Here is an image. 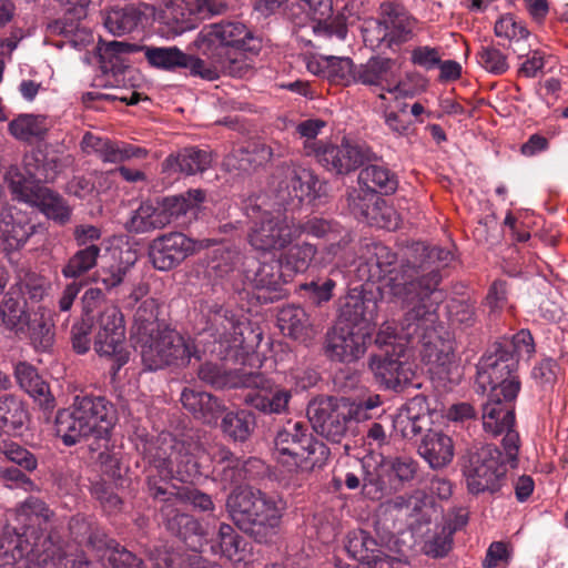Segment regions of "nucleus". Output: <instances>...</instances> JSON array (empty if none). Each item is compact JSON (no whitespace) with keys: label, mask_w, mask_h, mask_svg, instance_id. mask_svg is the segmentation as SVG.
<instances>
[{"label":"nucleus","mask_w":568,"mask_h":568,"mask_svg":"<svg viewBox=\"0 0 568 568\" xmlns=\"http://www.w3.org/2000/svg\"><path fill=\"white\" fill-rule=\"evenodd\" d=\"M136 450L146 463V485L150 496L158 500H170L173 504L191 505L201 511H211L214 504L210 495L190 487H172L170 480L191 481L200 474V454L202 447L191 436L181 438L169 432L156 437L140 436L135 444Z\"/></svg>","instance_id":"1"},{"label":"nucleus","mask_w":568,"mask_h":568,"mask_svg":"<svg viewBox=\"0 0 568 568\" xmlns=\"http://www.w3.org/2000/svg\"><path fill=\"white\" fill-rule=\"evenodd\" d=\"M396 253L382 243H371L358 258L354 270L359 286L351 287L341 307L339 322L365 328L369 334L377 318L378 296L396 303H414L410 275L399 274L395 267Z\"/></svg>","instance_id":"2"},{"label":"nucleus","mask_w":568,"mask_h":568,"mask_svg":"<svg viewBox=\"0 0 568 568\" xmlns=\"http://www.w3.org/2000/svg\"><path fill=\"white\" fill-rule=\"evenodd\" d=\"M274 206L263 209L261 196L250 199L245 205V215L251 222L247 233L248 243L258 251L284 250L296 239V223L281 212V207L297 201H314L320 195L321 182L310 169L283 164L273 174Z\"/></svg>","instance_id":"3"},{"label":"nucleus","mask_w":568,"mask_h":568,"mask_svg":"<svg viewBox=\"0 0 568 568\" xmlns=\"http://www.w3.org/2000/svg\"><path fill=\"white\" fill-rule=\"evenodd\" d=\"M515 367L516 363L507 352L496 351L479 359L476 376L478 389L488 393L483 405V429L489 437L503 436L501 445L511 468L518 465L520 449L519 434L515 429V400L520 382Z\"/></svg>","instance_id":"4"},{"label":"nucleus","mask_w":568,"mask_h":568,"mask_svg":"<svg viewBox=\"0 0 568 568\" xmlns=\"http://www.w3.org/2000/svg\"><path fill=\"white\" fill-rule=\"evenodd\" d=\"M438 276L434 273L424 295L429 303L415 302L399 324L400 338L407 346H419L422 363L427 367L432 379L443 387L456 385L460 378L459 366L455 357V339L440 323L436 310L445 300V292L435 290Z\"/></svg>","instance_id":"5"},{"label":"nucleus","mask_w":568,"mask_h":568,"mask_svg":"<svg viewBox=\"0 0 568 568\" xmlns=\"http://www.w3.org/2000/svg\"><path fill=\"white\" fill-rule=\"evenodd\" d=\"M52 511L38 497L27 498L14 513L13 523L4 525L0 536V558L17 568H48L49 548L57 545L43 536Z\"/></svg>","instance_id":"6"},{"label":"nucleus","mask_w":568,"mask_h":568,"mask_svg":"<svg viewBox=\"0 0 568 568\" xmlns=\"http://www.w3.org/2000/svg\"><path fill=\"white\" fill-rule=\"evenodd\" d=\"M57 168L55 159L37 149L24 155L23 169L11 165L3 179L13 199L38 207L47 217L63 224L69 220V206L58 193L43 185L55 179Z\"/></svg>","instance_id":"7"},{"label":"nucleus","mask_w":568,"mask_h":568,"mask_svg":"<svg viewBox=\"0 0 568 568\" xmlns=\"http://www.w3.org/2000/svg\"><path fill=\"white\" fill-rule=\"evenodd\" d=\"M251 40L250 31L240 21L205 26L194 40V47L210 63L185 53V65L182 69H187L193 77L214 81L219 79L221 71L239 61L242 51L254 49L248 44Z\"/></svg>","instance_id":"8"},{"label":"nucleus","mask_w":568,"mask_h":568,"mask_svg":"<svg viewBox=\"0 0 568 568\" xmlns=\"http://www.w3.org/2000/svg\"><path fill=\"white\" fill-rule=\"evenodd\" d=\"M274 459L287 471H312L323 468L329 458V448L314 437L304 422H287L276 432Z\"/></svg>","instance_id":"9"},{"label":"nucleus","mask_w":568,"mask_h":568,"mask_svg":"<svg viewBox=\"0 0 568 568\" xmlns=\"http://www.w3.org/2000/svg\"><path fill=\"white\" fill-rule=\"evenodd\" d=\"M226 509L243 530L255 528L275 534L286 509V503L277 495H268L250 486H237L226 499Z\"/></svg>","instance_id":"10"},{"label":"nucleus","mask_w":568,"mask_h":568,"mask_svg":"<svg viewBox=\"0 0 568 568\" xmlns=\"http://www.w3.org/2000/svg\"><path fill=\"white\" fill-rule=\"evenodd\" d=\"M376 345L384 353L371 357L369 367L376 379L388 389H402L412 383L416 365L409 362L408 346L400 338V329L393 322H385L379 327Z\"/></svg>","instance_id":"11"},{"label":"nucleus","mask_w":568,"mask_h":568,"mask_svg":"<svg viewBox=\"0 0 568 568\" xmlns=\"http://www.w3.org/2000/svg\"><path fill=\"white\" fill-rule=\"evenodd\" d=\"M417 27V20L400 3L384 1L379 7V16L367 23L363 38L367 47L377 51H399L409 42Z\"/></svg>","instance_id":"12"},{"label":"nucleus","mask_w":568,"mask_h":568,"mask_svg":"<svg viewBox=\"0 0 568 568\" xmlns=\"http://www.w3.org/2000/svg\"><path fill=\"white\" fill-rule=\"evenodd\" d=\"M418 464L409 456H366L362 459L363 494L369 499H381L414 479Z\"/></svg>","instance_id":"13"},{"label":"nucleus","mask_w":568,"mask_h":568,"mask_svg":"<svg viewBox=\"0 0 568 568\" xmlns=\"http://www.w3.org/2000/svg\"><path fill=\"white\" fill-rule=\"evenodd\" d=\"M151 341L134 344L140 348L142 363L148 371H158L166 366H184L197 356L194 342L185 338L178 331L163 325L151 334Z\"/></svg>","instance_id":"14"},{"label":"nucleus","mask_w":568,"mask_h":568,"mask_svg":"<svg viewBox=\"0 0 568 568\" xmlns=\"http://www.w3.org/2000/svg\"><path fill=\"white\" fill-rule=\"evenodd\" d=\"M506 453L491 444H487L470 454L464 467V475L469 493L474 495L500 490L507 474Z\"/></svg>","instance_id":"15"},{"label":"nucleus","mask_w":568,"mask_h":568,"mask_svg":"<svg viewBox=\"0 0 568 568\" xmlns=\"http://www.w3.org/2000/svg\"><path fill=\"white\" fill-rule=\"evenodd\" d=\"M73 542L84 545L87 549L97 552V557H108L110 568H145L141 558L121 546L114 539L93 529L84 517H73Z\"/></svg>","instance_id":"16"},{"label":"nucleus","mask_w":568,"mask_h":568,"mask_svg":"<svg viewBox=\"0 0 568 568\" xmlns=\"http://www.w3.org/2000/svg\"><path fill=\"white\" fill-rule=\"evenodd\" d=\"M115 422L113 405L101 396H73V432L106 440Z\"/></svg>","instance_id":"17"},{"label":"nucleus","mask_w":568,"mask_h":568,"mask_svg":"<svg viewBox=\"0 0 568 568\" xmlns=\"http://www.w3.org/2000/svg\"><path fill=\"white\" fill-rule=\"evenodd\" d=\"M213 244L211 240H194L182 232H169L151 241L149 258L155 270L169 272L178 267L189 256Z\"/></svg>","instance_id":"18"},{"label":"nucleus","mask_w":568,"mask_h":568,"mask_svg":"<svg viewBox=\"0 0 568 568\" xmlns=\"http://www.w3.org/2000/svg\"><path fill=\"white\" fill-rule=\"evenodd\" d=\"M100 329L97 334L94 349L100 356L112 359L111 371L116 375L128 363L125 348V326L123 315L115 306L105 307L100 314Z\"/></svg>","instance_id":"19"},{"label":"nucleus","mask_w":568,"mask_h":568,"mask_svg":"<svg viewBox=\"0 0 568 568\" xmlns=\"http://www.w3.org/2000/svg\"><path fill=\"white\" fill-rule=\"evenodd\" d=\"M307 417L313 429L332 443H341L349 425L355 422L345 398H326L312 402Z\"/></svg>","instance_id":"20"},{"label":"nucleus","mask_w":568,"mask_h":568,"mask_svg":"<svg viewBox=\"0 0 568 568\" xmlns=\"http://www.w3.org/2000/svg\"><path fill=\"white\" fill-rule=\"evenodd\" d=\"M313 156L328 172L348 174L366 161L371 160L372 151L368 146L353 143L344 138L341 144L332 142H314Z\"/></svg>","instance_id":"21"},{"label":"nucleus","mask_w":568,"mask_h":568,"mask_svg":"<svg viewBox=\"0 0 568 568\" xmlns=\"http://www.w3.org/2000/svg\"><path fill=\"white\" fill-rule=\"evenodd\" d=\"M423 260L418 265L408 263H402L398 265L395 264L396 271L399 274L406 273L410 275L412 282L415 284L410 286L415 302H426L429 303V297L424 295V290L428 286L430 282V277L435 273L438 276V280L435 285V290H439L438 285L440 283V268L446 267L454 260L453 251L440 247V246H423L422 248Z\"/></svg>","instance_id":"22"},{"label":"nucleus","mask_w":568,"mask_h":568,"mask_svg":"<svg viewBox=\"0 0 568 568\" xmlns=\"http://www.w3.org/2000/svg\"><path fill=\"white\" fill-rule=\"evenodd\" d=\"M210 322L215 326L214 335L219 342L229 348L244 347L250 335L256 339V343L262 338V333L255 332L243 310H232L215 304L210 308Z\"/></svg>","instance_id":"23"},{"label":"nucleus","mask_w":568,"mask_h":568,"mask_svg":"<svg viewBox=\"0 0 568 568\" xmlns=\"http://www.w3.org/2000/svg\"><path fill=\"white\" fill-rule=\"evenodd\" d=\"M371 336L365 328L338 322L326 334L325 355L333 362L354 363L365 354Z\"/></svg>","instance_id":"24"},{"label":"nucleus","mask_w":568,"mask_h":568,"mask_svg":"<svg viewBox=\"0 0 568 568\" xmlns=\"http://www.w3.org/2000/svg\"><path fill=\"white\" fill-rule=\"evenodd\" d=\"M296 239L302 235L323 240L324 251L335 257L344 251L352 241L351 232L332 219L313 216L296 224Z\"/></svg>","instance_id":"25"},{"label":"nucleus","mask_w":568,"mask_h":568,"mask_svg":"<svg viewBox=\"0 0 568 568\" xmlns=\"http://www.w3.org/2000/svg\"><path fill=\"white\" fill-rule=\"evenodd\" d=\"M139 51V45L123 42L111 41L101 44L98 52L90 51L81 57V61L88 65H97L103 75H112L118 82V77L123 74L129 68V54Z\"/></svg>","instance_id":"26"},{"label":"nucleus","mask_w":568,"mask_h":568,"mask_svg":"<svg viewBox=\"0 0 568 568\" xmlns=\"http://www.w3.org/2000/svg\"><path fill=\"white\" fill-rule=\"evenodd\" d=\"M199 378L215 388L265 387L266 376L245 367L226 371L217 363H205L199 369Z\"/></svg>","instance_id":"27"},{"label":"nucleus","mask_w":568,"mask_h":568,"mask_svg":"<svg viewBox=\"0 0 568 568\" xmlns=\"http://www.w3.org/2000/svg\"><path fill=\"white\" fill-rule=\"evenodd\" d=\"M243 256L234 245L222 244L213 250L210 270L216 278H220L223 284L229 285L234 292H245L244 274L245 272L240 267L247 264L242 261Z\"/></svg>","instance_id":"28"},{"label":"nucleus","mask_w":568,"mask_h":568,"mask_svg":"<svg viewBox=\"0 0 568 568\" xmlns=\"http://www.w3.org/2000/svg\"><path fill=\"white\" fill-rule=\"evenodd\" d=\"M399 72L400 67L396 59L373 55L366 62L357 64L355 84L377 88L387 92V87L395 81V75H398Z\"/></svg>","instance_id":"29"},{"label":"nucleus","mask_w":568,"mask_h":568,"mask_svg":"<svg viewBox=\"0 0 568 568\" xmlns=\"http://www.w3.org/2000/svg\"><path fill=\"white\" fill-rule=\"evenodd\" d=\"M161 517L165 528L194 550L201 546L202 526L170 500H161Z\"/></svg>","instance_id":"30"},{"label":"nucleus","mask_w":568,"mask_h":568,"mask_svg":"<svg viewBox=\"0 0 568 568\" xmlns=\"http://www.w3.org/2000/svg\"><path fill=\"white\" fill-rule=\"evenodd\" d=\"M153 13L154 6L146 3L113 8L105 16L104 27L113 36H123L144 28Z\"/></svg>","instance_id":"31"},{"label":"nucleus","mask_w":568,"mask_h":568,"mask_svg":"<svg viewBox=\"0 0 568 568\" xmlns=\"http://www.w3.org/2000/svg\"><path fill=\"white\" fill-rule=\"evenodd\" d=\"M345 550L351 558L369 568H390L392 558L378 547L376 540L365 530H352L346 536Z\"/></svg>","instance_id":"32"},{"label":"nucleus","mask_w":568,"mask_h":568,"mask_svg":"<svg viewBox=\"0 0 568 568\" xmlns=\"http://www.w3.org/2000/svg\"><path fill=\"white\" fill-rule=\"evenodd\" d=\"M213 162L211 151L190 146L180 150L176 154H170L162 162V172L169 175L182 174L191 176L207 171Z\"/></svg>","instance_id":"33"},{"label":"nucleus","mask_w":568,"mask_h":568,"mask_svg":"<svg viewBox=\"0 0 568 568\" xmlns=\"http://www.w3.org/2000/svg\"><path fill=\"white\" fill-rule=\"evenodd\" d=\"M100 239L101 230L94 225H78L73 230V240L78 246L73 253V278L95 266Z\"/></svg>","instance_id":"34"},{"label":"nucleus","mask_w":568,"mask_h":568,"mask_svg":"<svg viewBox=\"0 0 568 568\" xmlns=\"http://www.w3.org/2000/svg\"><path fill=\"white\" fill-rule=\"evenodd\" d=\"M468 514L458 509L446 514L440 524L436 526L435 534L425 541L424 551L433 558H442L452 549L453 536L466 526Z\"/></svg>","instance_id":"35"},{"label":"nucleus","mask_w":568,"mask_h":568,"mask_svg":"<svg viewBox=\"0 0 568 568\" xmlns=\"http://www.w3.org/2000/svg\"><path fill=\"white\" fill-rule=\"evenodd\" d=\"M423 397L416 396L400 407L393 418V428L405 439L418 436L428 425L429 416Z\"/></svg>","instance_id":"36"},{"label":"nucleus","mask_w":568,"mask_h":568,"mask_svg":"<svg viewBox=\"0 0 568 568\" xmlns=\"http://www.w3.org/2000/svg\"><path fill=\"white\" fill-rule=\"evenodd\" d=\"M14 376L23 389L42 409H53L55 399L49 384L42 378L38 369L27 362H19L14 367Z\"/></svg>","instance_id":"37"},{"label":"nucleus","mask_w":568,"mask_h":568,"mask_svg":"<svg viewBox=\"0 0 568 568\" xmlns=\"http://www.w3.org/2000/svg\"><path fill=\"white\" fill-rule=\"evenodd\" d=\"M277 326L284 335L300 343L306 344L316 335L310 315L297 305H286L278 311Z\"/></svg>","instance_id":"38"},{"label":"nucleus","mask_w":568,"mask_h":568,"mask_svg":"<svg viewBox=\"0 0 568 568\" xmlns=\"http://www.w3.org/2000/svg\"><path fill=\"white\" fill-rule=\"evenodd\" d=\"M243 280L245 291L252 290L265 293H276L283 284L290 282L278 258L260 263L253 272L245 271Z\"/></svg>","instance_id":"39"},{"label":"nucleus","mask_w":568,"mask_h":568,"mask_svg":"<svg viewBox=\"0 0 568 568\" xmlns=\"http://www.w3.org/2000/svg\"><path fill=\"white\" fill-rule=\"evenodd\" d=\"M453 439L438 430H428L418 446V454L433 469H440L454 458Z\"/></svg>","instance_id":"40"},{"label":"nucleus","mask_w":568,"mask_h":568,"mask_svg":"<svg viewBox=\"0 0 568 568\" xmlns=\"http://www.w3.org/2000/svg\"><path fill=\"white\" fill-rule=\"evenodd\" d=\"M212 552L227 558L234 564H247L252 557L251 544L229 524H221Z\"/></svg>","instance_id":"41"},{"label":"nucleus","mask_w":568,"mask_h":568,"mask_svg":"<svg viewBox=\"0 0 568 568\" xmlns=\"http://www.w3.org/2000/svg\"><path fill=\"white\" fill-rule=\"evenodd\" d=\"M181 403L196 419L205 424H216L224 412V405L212 394L193 388H185Z\"/></svg>","instance_id":"42"},{"label":"nucleus","mask_w":568,"mask_h":568,"mask_svg":"<svg viewBox=\"0 0 568 568\" xmlns=\"http://www.w3.org/2000/svg\"><path fill=\"white\" fill-rule=\"evenodd\" d=\"M301 7L312 18V30L316 37L331 39L336 37L345 40L347 29L344 26L334 28L328 20L333 14L332 0H300Z\"/></svg>","instance_id":"43"},{"label":"nucleus","mask_w":568,"mask_h":568,"mask_svg":"<svg viewBox=\"0 0 568 568\" xmlns=\"http://www.w3.org/2000/svg\"><path fill=\"white\" fill-rule=\"evenodd\" d=\"M2 240L4 251L9 254L21 250L30 236L36 232V225L27 221L20 212L13 213L12 210H6L1 214Z\"/></svg>","instance_id":"44"},{"label":"nucleus","mask_w":568,"mask_h":568,"mask_svg":"<svg viewBox=\"0 0 568 568\" xmlns=\"http://www.w3.org/2000/svg\"><path fill=\"white\" fill-rule=\"evenodd\" d=\"M205 200V193L200 189L189 190L184 194L168 196L160 205L161 213L166 217L168 225L186 224V215L195 214L199 206Z\"/></svg>","instance_id":"45"},{"label":"nucleus","mask_w":568,"mask_h":568,"mask_svg":"<svg viewBox=\"0 0 568 568\" xmlns=\"http://www.w3.org/2000/svg\"><path fill=\"white\" fill-rule=\"evenodd\" d=\"M150 560L154 568H222L197 552L184 555L168 544L155 547L150 552Z\"/></svg>","instance_id":"46"},{"label":"nucleus","mask_w":568,"mask_h":568,"mask_svg":"<svg viewBox=\"0 0 568 568\" xmlns=\"http://www.w3.org/2000/svg\"><path fill=\"white\" fill-rule=\"evenodd\" d=\"M348 205L354 212H359L365 219L372 220L378 227L387 231H395L400 219L394 207L385 204L383 200L376 199L373 207H371L357 191L348 194Z\"/></svg>","instance_id":"47"},{"label":"nucleus","mask_w":568,"mask_h":568,"mask_svg":"<svg viewBox=\"0 0 568 568\" xmlns=\"http://www.w3.org/2000/svg\"><path fill=\"white\" fill-rule=\"evenodd\" d=\"M274 153L270 145L255 144L252 148L233 150L224 161L230 171L248 173L270 162Z\"/></svg>","instance_id":"48"},{"label":"nucleus","mask_w":568,"mask_h":568,"mask_svg":"<svg viewBox=\"0 0 568 568\" xmlns=\"http://www.w3.org/2000/svg\"><path fill=\"white\" fill-rule=\"evenodd\" d=\"M103 297L100 288H89L82 296V324L77 332L73 331V351L78 354H85L90 349V333L93 326L94 311Z\"/></svg>","instance_id":"49"},{"label":"nucleus","mask_w":568,"mask_h":568,"mask_svg":"<svg viewBox=\"0 0 568 568\" xmlns=\"http://www.w3.org/2000/svg\"><path fill=\"white\" fill-rule=\"evenodd\" d=\"M389 507L405 517L412 528L420 527L430 521L427 497L423 491H415L412 495L396 496Z\"/></svg>","instance_id":"50"},{"label":"nucleus","mask_w":568,"mask_h":568,"mask_svg":"<svg viewBox=\"0 0 568 568\" xmlns=\"http://www.w3.org/2000/svg\"><path fill=\"white\" fill-rule=\"evenodd\" d=\"M164 323L158 320V303L148 297L141 302L133 317L131 338L133 343L151 341V334L156 333Z\"/></svg>","instance_id":"51"},{"label":"nucleus","mask_w":568,"mask_h":568,"mask_svg":"<svg viewBox=\"0 0 568 568\" xmlns=\"http://www.w3.org/2000/svg\"><path fill=\"white\" fill-rule=\"evenodd\" d=\"M213 474L224 488L244 481L242 459L234 456L226 447H217L212 454Z\"/></svg>","instance_id":"52"},{"label":"nucleus","mask_w":568,"mask_h":568,"mask_svg":"<svg viewBox=\"0 0 568 568\" xmlns=\"http://www.w3.org/2000/svg\"><path fill=\"white\" fill-rule=\"evenodd\" d=\"M30 415L22 399L12 394L0 396V433L19 432L26 427Z\"/></svg>","instance_id":"53"},{"label":"nucleus","mask_w":568,"mask_h":568,"mask_svg":"<svg viewBox=\"0 0 568 568\" xmlns=\"http://www.w3.org/2000/svg\"><path fill=\"white\" fill-rule=\"evenodd\" d=\"M358 183L364 185L372 194H393L398 187V179L385 165L371 164L361 170Z\"/></svg>","instance_id":"54"},{"label":"nucleus","mask_w":568,"mask_h":568,"mask_svg":"<svg viewBox=\"0 0 568 568\" xmlns=\"http://www.w3.org/2000/svg\"><path fill=\"white\" fill-rule=\"evenodd\" d=\"M266 381L265 387H248L256 390V393L247 395L246 402L263 413L280 414L286 409L291 399V392L280 388L272 390L271 382L267 377Z\"/></svg>","instance_id":"55"},{"label":"nucleus","mask_w":568,"mask_h":568,"mask_svg":"<svg viewBox=\"0 0 568 568\" xmlns=\"http://www.w3.org/2000/svg\"><path fill=\"white\" fill-rule=\"evenodd\" d=\"M166 225L168 220L161 213L160 206H154L150 202H143L126 222V230L131 233L141 234L163 229Z\"/></svg>","instance_id":"56"},{"label":"nucleus","mask_w":568,"mask_h":568,"mask_svg":"<svg viewBox=\"0 0 568 568\" xmlns=\"http://www.w3.org/2000/svg\"><path fill=\"white\" fill-rule=\"evenodd\" d=\"M316 253L317 247L315 245L304 242L290 246L281 254L278 260L290 281L294 275L303 273L310 267Z\"/></svg>","instance_id":"57"},{"label":"nucleus","mask_w":568,"mask_h":568,"mask_svg":"<svg viewBox=\"0 0 568 568\" xmlns=\"http://www.w3.org/2000/svg\"><path fill=\"white\" fill-rule=\"evenodd\" d=\"M8 129L12 136L27 143L43 140L48 131L45 119L34 114L18 115L9 123Z\"/></svg>","instance_id":"58"},{"label":"nucleus","mask_w":568,"mask_h":568,"mask_svg":"<svg viewBox=\"0 0 568 568\" xmlns=\"http://www.w3.org/2000/svg\"><path fill=\"white\" fill-rule=\"evenodd\" d=\"M143 51L146 61L154 68L174 71L185 65V53L178 47H139Z\"/></svg>","instance_id":"59"},{"label":"nucleus","mask_w":568,"mask_h":568,"mask_svg":"<svg viewBox=\"0 0 568 568\" xmlns=\"http://www.w3.org/2000/svg\"><path fill=\"white\" fill-rule=\"evenodd\" d=\"M255 427V416L248 410L226 413L221 422L223 433L234 442H245Z\"/></svg>","instance_id":"60"},{"label":"nucleus","mask_w":568,"mask_h":568,"mask_svg":"<svg viewBox=\"0 0 568 568\" xmlns=\"http://www.w3.org/2000/svg\"><path fill=\"white\" fill-rule=\"evenodd\" d=\"M158 21L159 23L165 24L174 32L184 31L185 21V4L183 0H162V2L155 7L154 13L150 14V22Z\"/></svg>","instance_id":"61"},{"label":"nucleus","mask_w":568,"mask_h":568,"mask_svg":"<svg viewBox=\"0 0 568 568\" xmlns=\"http://www.w3.org/2000/svg\"><path fill=\"white\" fill-rule=\"evenodd\" d=\"M427 80L418 72H407L404 78L395 75V81L387 87V93L395 99L414 98L426 90Z\"/></svg>","instance_id":"62"},{"label":"nucleus","mask_w":568,"mask_h":568,"mask_svg":"<svg viewBox=\"0 0 568 568\" xmlns=\"http://www.w3.org/2000/svg\"><path fill=\"white\" fill-rule=\"evenodd\" d=\"M24 306V301L7 294L0 308L2 324L9 329L23 331L27 318L30 315L26 312Z\"/></svg>","instance_id":"63"},{"label":"nucleus","mask_w":568,"mask_h":568,"mask_svg":"<svg viewBox=\"0 0 568 568\" xmlns=\"http://www.w3.org/2000/svg\"><path fill=\"white\" fill-rule=\"evenodd\" d=\"M16 273L20 291L31 300H42L49 285L48 280L24 265L17 267Z\"/></svg>","instance_id":"64"}]
</instances>
